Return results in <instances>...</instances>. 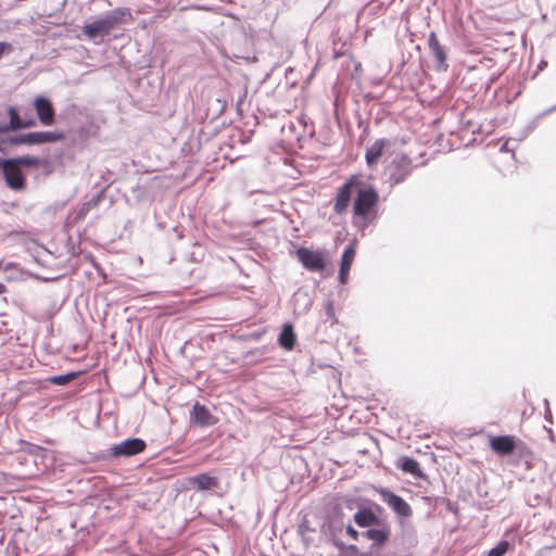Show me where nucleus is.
Returning <instances> with one entry per match:
<instances>
[{"label": "nucleus", "mask_w": 556, "mask_h": 556, "mask_svg": "<svg viewBox=\"0 0 556 556\" xmlns=\"http://www.w3.org/2000/svg\"><path fill=\"white\" fill-rule=\"evenodd\" d=\"M363 178L361 175H352L348 180L338 188L333 211L338 215L344 214L351 203V199L356 192L353 202V222L358 227H367L377 216V205L379 203V193L371 187H364Z\"/></svg>", "instance_id": "obj_1"}, {"label": "nucleus", "mask_w": 556, "mask_h": 556, "mask_svg": "<svg viewBox=\"0 0 556 556\" xmlns=\"http://www.w3.org/2000/svg\"><path fill=\"white\" fill-rule=\"evenodd\" d=\"M40 166V159L31 155L0 160V170L4 181L14 191H22L26 188V178L22 172L23 167L38 168Z\"/></svg>", "instance_id": "obj_2"}, {"label": "nucleus", "mask_w": 556, "mask_h": 556, "mask_svg": "<svg viewBox=\"0 0 556 556\" xmlns=\"http://www.w3.org/2000/svg\"><path fill=\"white\" fill-rule=\"evenodd\" d=\"M125 17L132 18L131 12L126 8H118L106 14L102 18L93 21L92 23L83 26V33L89 39H94L99 36L108 35L118 24L125 22Z\"/></svg>", "instance_id": "obj_3"}, {"label": "nucleus", "mask_w": 556, "mask_h": 556, "mask_svg": "<svg viewBox=\"0 0 556 556\" xmlns=\"http://www.w3.org/2000/svg\"><path fill=\"white\" fill-rule=\"evenodd\" d=\"M14 147L17 146H39L45 143H52L64 140L63 132L54 131H35L28 134H21L12 136Z\"/></svg>", "instance_id": "obj_4"}, {"label": "nucleus", "mask_w": 556, "mask_h": 556, "mask_svg": "<svg viewBox=\"0 0 556 556\" xmlns=\"http://www.w3.org/2000/svg\"><path fill=\"white\" fill-rule=\"evenodd\" d=\"M296 257L304 268L320 273L326 268V257L323 251L301 247L296 250Z\"/></svg>", "instance_id": "obj_5"}, {"label": "nucleus", "mask_w": 556, "mask_h": 556, "mask_svg": "<svg viewBox=\"0 0 556 556\" xmlns=\"http://www.w3.org/2000/svg\"><path fill=\"white\" fill-rule=\"evenodd\" d=\"M377 493L380 495L381 500L399 516V517H409L413 514V510L407 502H405L401 496L396 495L392 491L379 488L377 489Z\"/></svg>", "instance_id": "obj_6"}, {"label": "nucleus", "mask_w": 556, "mask_h": 556, "mask_svg": "<svg viewBox=\"0 0 556 556\" xmlns=\"http://www.w3.org/2000/svg\"><path fill=\"white\" fill-rule=\"evenodd\" d=\"M147 447L146 442L139 438L127 439L110 448L113 457H129L142 453Z\"/></svg>", "instance_id": "obj_7"}, {"label": "nucleus", "mask_w": 556, "mask_h": 556, "mask_svg": "<svg viewBox=\"0 0 556 556\" xmlns=\"http://www.w3.org/2000/svg\"><path fill=\"white\" fill-rule=\"evenodd\" d=\"M34 108L42 125L50 126L54 123L55 112L49 99L41 96L36 97L34 100Z\"/></svg>", "instance_id": "obj_8"}, {"label": "nucleus", "mask_w": 556, "mask_h": 556, "mask_svg": "<svg viewBox=\"0 0 556 556\" xmlns=\"http://www.w3.org/2000/svg\"><path fill=\"white\" fill-rule=\"evenodd\" d=\"M191 419L201 427L213 426L217 422L208 408L198 402L192 407Z\"/></svg>", "instance_id": "obj_9"}, {"label": "nucleus", "mask_w": 556, "mask_h": 556, "mask_svg": "<svg viewBox=\"0 0 556 556\" xmlns=\"http://www.w3.org/2000/svg\"><path fill=\"white\" fill-rule=\"evenodd\" d=\"M8 114L10 117V124L4 127H0V132H5L8 130H16L22 128H30L36 125L35 119H22L18 115V112L15 108L10 106L8 110Z\"/></svg>", "instance_id": "obj_10"}, {"label": "nucleus", "mask_w": 556, "mask_h": 556, "mask_svg": "<svg viewBox=\"0 0 556 556\" xmlns=\"http://www.w3.org/2000/svg\"><path fill=\"white\" fill-rule=\"evenodd\" d=\"M490 446L498 455H509L514 452L516 444L513 437L498 435L491 438Z\"/></svg>", "instance_id": "obj_11"}, {"label": "nucleus", "mask_w": 556, "mask_h": 556, "mask_svg": "<svg viewBox=\"0 0 556 556\" xmlns=\"http://www.w3.org/2000/svg\"><path fill=\"white\" fill-rule=\"evenodd\" d=\"M379 528L368 529L363 535L372 541L376 546H382L390 538L391 530L388 525H379Z\"/></svg>", "instance_id": "obj_12"}, {"label": "nucleus", "mask_w": 556, "mask_h": 556, "mask_svg": "<svg viewBox=\"0 0 556 556\" xmlns=\"http://www.w3.org/2000/svg\"><path fill=\"white\" fill-rule=\"evenodd\" d=\"M354 257H355V249H354V247L350 245L344 250V252L342 254V258H341L339 280L342 285L346 283V281L349 279V274H350L352 264L354 262Z\"/></svg>", "instance_id": "obj_13"}, {"label": "nucleus", "mask_w": 556, "mask_h": 556, "mask_svg": "<svg viewBox=\"0 0 556 556\" xmlns=\"http://www.w3.org/2000/svg\"><path fill=\"white\" fill-rule=\"evenodd\" d=\"M429 47L434 56L437 68L446 72L448 64L446 62L445 52L433 35L429 39Z\"/></svg>", "instance_id": "obj_14"}, {"label": "nucleus", "mask_w": 556, "mask_h": 556, "mask_svg": "<svg viewBox=\"0 0 556 556\" xmlns=\"http://www.w3.org/2000/svg\"><path fill=\"white\" fill-rule=\"evenodd\" d=\"M189 482L201 491L211 490L218 485V479L216 477L208 476L207 473L194 476L189 479Z\"/></svg>", "instance_id": "obj_15"}, {"label": "nucleus", "mask_w": 556, "mask_h": 556, "mask_svg": "<svg viewBox=\"0 0 556 556\" xmlns=\"http://www.w3.org/2000/svg\"><path fill=\"white\" fill-rule=\"evenodd\" d=\"M279 344L287 351L293 350L296 341L295 333L291 324H286L278 338Z\"/></svg>", "instance_id": "obj_16"}, {"label": "nucleus", "mask_w": 556, "mask_h": 556, "mask_svg": "<svg viewBox=\"0 0 556 556\" xmlns=\"http://www.w3.org/2000/svg\"><path fill=\"white\" fill-rule=\"evenodd\" d=\"M386 147V141L380 139L376 140L366 151V162L369 166L376 164L380 156L382 155L383 149Z\"/></svg>", "instance_id": "obj_17"}, {"label": "nucleus", "mask_w": 556, "mask_h": 556, "mask_svg": "<svg viewBox=\"0 0 556 556\" xmlns=\"http://www.w3.org/2000/svg\"><path fill=\"white\" fill-rule=\"evenodd\" d=\"M354 520L359 527L380 525L378 517L370 509L358 510L354 515Z\"/></svg>", "instance_id": "obj_18"}, {"label": "nucleus", "mask_w": 556, "mask_h": 556, "mask_svg": "<svg viewBox=\"0 0 556 556\" xmlns=\"http://www.w3.org/2000/svg\"><path fill=\"white\" fill-rule=\"evenodd\" d=\"M399 467L407 473H410L415 477H421L419 463L412 457L404 456L400 458Z\"/></svg>", "instance_id": "obj_19"}, {"label": "nucleus", "mask_w": 556, "mask_h": 556, "mask_svg": "<svg viewBox=\"0 0 556 556\" xmlns=\"http://www.w3.org/2000/svg\"><path fill=\"white\" fill-rule=\"evenodd\" d=\"M479 475L477 472H472L465 485H460V489L464 490V492H467L469 495H472L473 492H476L478 495H481L480 485H479Z\"/></svg>", "instance_id": "obj_20"}, {"label": "nucleus", "mask_w": 556, "mask_h": 556, "mask_svg": "<svg viewBox=\"0 0 556 556\" xmlns=\"http://www.w3.org/2000/svg\"><path fill=\"white\" fill-rule=\"evenodd\" d=\"M78 372H68L66 375L53 376L48 378V382L55 386H66L78 377Z\"/></svg>", "instance_id": "obj_21"}, {"label": "nucleus", "mask_w": 556, "mask_h": 556, "mask_svg": "<svg viewBox=\"0 0 556 556\" xmlns=\"http://www.w3.org/2000/svg\"><path fill=\"white\" fill-rule=\"evenodd\" d=\"M510 547V544L508 541L503 540L498 542V544L491 548L488 556H504Z\"/></svg>", "instance_id": "obj_22"}, {"label": "nucleus", "mask_w": 556, "mask_h": 556, "mask_svg": "<svg viewBox=\"0 0 556 556\" xmlns=\"http://www.w3.org/2000/svg\"><path fill=\"white\" fill-rule=\"evenodd\" d=\"M14 147V143H13V138L12 137H8V138H2L0 139V151L2 153H9V151Z\"/></svg>", "instance_id": "obj_23"}, {"label": "nucleus", "mask_w": 556, "mask_h": 556, "mask_svg": "<svg viewBox=\"0 0 556 556\" xmlns=\"http://www.w3.org/2000/svg\"><path fill=\"white\" fill-rule=\"evenodd\" d=\"M13 50L12 46L8 42H0V59Z\"/></svg>", "instance_id": "obj_24"}, {"label": "nucleus", "mask_w": 556, "mask_h": 556, "mask_svg": "<svg viewBox=\"0 0 556 556\" xmlns=\"http://www.w3.org/2000/svg\"><path fill=\"white\" fill-rule=\"evenodd\" d=\"M346 534H348L351 539H353V540H355V541H356V540L358 539V536H359L358 531H356V530H355L351 525H349V526L346 527Z\"/></svg>", "instance_id": "obj_25"}, {"label": "nucleus", "mask_w": 556, "mask_h": 556, "mask_svg": "<svg viewBox=\"0 0 556 556\" xmlns=\"http://www.w3.org/2000/svg\"><path fill=\"white\" fill-rule=\"evenodd\" d=\"M554 111H556V104H555V105H553V106H551L549 109H547V110H545V111L541 112V113L536 116V119H540V118H542V117H544V116L548 115L549 113H552V112H554Z\"/></svg>", "instance_id": "obj_26"}, {"label": "nucleus", "mask_w": 556, "mask_h": 556, "mask_svg": "<svg viewBox=\"0 0 556 556\" xmlns=\"http://www.w3.org/2000/svg\"><path fill=\"white\" fill-rule=\"evenodd\" d=\"M477 130V126L470 122L467 123V130L468 132H470L471 135H475Z\"/></svg>", "instance_id": "obj_27"}, {"label": "nucleus", "mask_w": 556, "mask_h": 556, "mask_svg": "<svg viewBox=\"0 0 556 556\" xmlns=\"http://www.w3.org/2000/svg\"><path fill=\"white\" fill-rule=\"evenodd\" d=\"M500 151H508V142H505V143L501 147Z\"/></svg>", "instance_id": "obj_28"}, {"label": "nucleus", "mask_w": 556, "mask_h": 556, "mask_svg": "<svg viewBox=\"0 0 556 556\" xmlns=\"http://www.w3.org/2000/svg\"><path fill=\"white\" fill-rule=\"evenodd\" d=\"M5 291V286L3 283H0V294H2Z\"/></svg>", "instance_id": "obj_29"}, {"label": "nucleus", "mask_w": 556, "mask_h": 556, "mask_svg": "<svg viewBox=\"0 0 556 556\" xmlns=\"http://www.w3.org/2000/svg\"><path fill=\"white\" fill-rule=\"evenodd\" d=\"M473 141H476V138H471V139H469V140H468V142H467V143H465V146H467L468 143H471V142H473Z\"/></svg>", "instance_id": "obj_30"}, {"label": "nucleus", "mask_w": 556, "mask_h": 556, "mask_svg": "<svg viewBox=\"0 0 556 556\" xmlns=\"http://www.w3.org/2000/svg\"><path fill=\"white\" fill-rule=\"evenodd\" d=\"M465 130H460V134L458 135L462 139L464 138Z\"/></svg>", "instance_id": "obj_31"}]
</instances>
